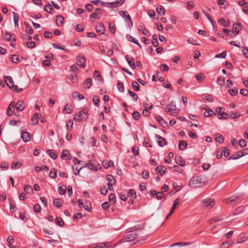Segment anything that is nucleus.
Instances as JSON below:
<instances>
[{
	"label": "nucleus",
	"mask_w": 248,
	"mask_h": 248,
	"mask_svg": "<svg viewBox=\"0 0 248 248\" xmlns=\"http://www.w3.org/2000/svg\"><path fill=\"white\" fill-rule=\"evenodd\" d=\"M242 157L241 154L240 152H237L233 155H232L229 158V160L233 159L235 160L240 158Z\"/></svg>",
	"instance_id": "obj_32"
},
{
	"label": "nucleus",
	"mask_w": 248,
	"mask_h": 248,
	"mask_svg": "<svg viewBox=\"0 0 248 248\" xmlns=\"http://www.w3.org/2000/svg\"><path fill=\"white\" fill-rule=\"evenodd\" d=\"M5 81L7 84V85L9 87V88L14 90V91H16L17 93H19L22 91V89L18 88L17 86L14 85V81L11 77L7 76L5 77Z\"/></svg>",
	"instance_id": "obj_2"
},
{
	"label": "nucleus",
	"mask_w": 248,
	"mask_h": 248,
	"mask_svg": "<svg viewBox=\"0 0 248 248\" xmlns=\"http://www.w3.org/2000/svg\"><path fill=\"white\" fill-rule=\"evenodd\" d=\"M77 64L82 68H84L85 67V62L86 59L84 56H78L77 58Z\"/></svg>",
	"instance_id": "obj_7"
},
{
	"label": "nucleus",
	"mask_w": 248,
	"mask_h": 248,
	"mask_svg": "<svg viewBox=\"0 0 248 248\" xmlns=\"http://www.w3.org/2000/svg\"><path fill=\"white\" fill-rule=\"evenodd\" d=\"M175 160L177 164L181 166H185V162L184 161L182 157L180 156H177L175 157Z\"/></svg>",
	"instance_id": "obj_25"
},
{
	"label": "nucleus",
	"mask_w": 248,
	"mask_h": 248,
	"mask_svg": "<svg viewBox=\"0 0 248 248\" xmlns=\"http://www.w3.org/2000/svg\"><path fill=\"white\" fill-rule=\"evenodd\" d=\"M14 238L12 236H9L7 238V245L9 247H10L12 245V244L14 243Z\"/></svg>",
	"instance_id": "obj_57"
},
{
	"label": "nucleus",
	"mask_w": 248,
	"mask_h": 248,
	"mask_svg": "<svg viewBox=\"0 0 248 248\" xmlns=\"http://www.w3.org/2000/svg\"><path fill=\"white\" fill-rule=\"evenodd\" d=\"M13 14H14V21L15 25L16 27H18V19H19L18 16L15 12H13Z\"/></svg>",
	"instance_id": "obj_44"
},
{
	"label": "nucleus",
	"mask_w": 248,
	"mask_h": 248,
	"mask_svg": "<svg viewBox=\"0 0 248 248\" xmlns=\"http://www.w3.org/2000/svg\"><path fill=\"white\" fill-rule=\"evenodd\" d=\"M24 191L26 193H28L30 194H31L32 192V187L30 186L29 185H26L24 186Z\"/></svg>",
	"instance_id": "obj_45"
},
{
	"label": "nucleus",
	"mask_w": 248,
	"mask_h": 248,
	"mask_svg": "<svg viewBox=\"0 0 248 248\" xmlns=\"http://www.w3.org/2000/svg\"><path fill=\"white\" fill-rule=\"evenodd\" d=\"M152 43L155 47H157L158 46L157 37L156 34H154L153 35Z\"/></svg>",
	"instance_id": "obj_36"
},
{
	"label": "nucleus",
	"mask_w": 248,
	"mask_h": 248,
	"mask_svg": "<svg viewBox=\"0 0 248 248\" xmlns=\"http://www.w3.org/2000/svg\"><path fill=\"white\" fill-rule=\"evenodd\" d=\"M125 59L130 66L133 69H135L136 68V65L134 58L132 57L126 55L125 56Z\"/></svg>",
	"instance_id": "obj_12"
},
{
	"label": "nucleus",
	"mask_w": 248,
	"mask_h": 248,
	"mask_svg": "<svg viewBox=\"0 0 248 248\" xmlns=\"http://www.w3.org/2000/svg\"><path fill=\"white\" fill-rule=\"evenodd\" d=\"M143 107L144 108H152L153 107L152 103L148 100H146L143 103Z\"/></svg>",
	"instance_id": "obj_37"
},
{
	"label": "nucleus",
	"mask_w": 248,
	"mask_h": 248,
	"mask_svg": "<svg viewBox=\"0 0 248 248\" xmlns=\"http://www.w3.org/2000/svg\"><path fill=\"white\" fill-rule=\"evenodd\" d=\"M117 88H118V90H119L120 92H124V84H123V83L121 82H119L117 83Z\"/></svg>",
	"instance_id": "obj_49"
},
{
	"label": "nucleus",
	"mask_w": 248,
	"mask_h": 248,
	"mask_svg": "<svg viewBox=\"0 0 248 248\" xmlns=\"http://www.w3.org/2000/svg\"><path fill=\"white\" fill-rule=\"evenodd\" d=\"M128 93L133 98V99L135 100H137L138 99V95L136 93H134L133 92H132L130 90H129Z\"/></svg>",
	"instance_id": "obj_59"
},
{
	"label": "nucleus",
	"mask_w": 248,
	"mask_h": 248,
	"mask_svg": "<svg viewBox=\"0 0 248 248\" xmlns=\"http://www.w3.org/2000/svg\"><path fill=\"white\" fill-rule=\"evenodd\" d=\"M215 139L217 142L219 143H222L224 141L223 136L219 133H217L215 135Z\"/></svg>",
	"instance_id": "obj_22"
},
{
	"label": "nucleus",
	"mask_w": 248,
	"mask_h": 248,
	"mask_svg": "<svg viewBox=\"0 0 248 248\" xmlns=\"http://www.w3.org/2000/svg\"><path fill=\"white\" fill-rule=\"evenodd\" d=\"M25 24L26 25V31L27 33L30 34H32L33 33V31L32 28L28 24H27L26 22H25Z\"/></svg>",
	"instance_id": "obj_42"
},
{
	"label": "nucleus",
	"mask_w": 248,
	"mask_h": 248,
	"mask_svg": "<svg viewBox=\"0 0 248 248\" xmlns=\"http://www.w3.org/2000/svg\"><path fill=\"white\" fill-rule=\"evenodd\" d=\"M55 222L58 226L61 227L64 224L62 219L60 217H57L55 218Z\"/></svg>",
	"instance_id": "obj_40"
},
{
	"label": "nucleus",
	"mask_w": 248,
	"mask_h": 248,
	"mask_svg": "<svg viewBox=\"0 0 248 248\" xmlns=\"http://www.w3.org/2000/svg\"><path fill=\"white\" fill-rule=\"evenodd\" d=\"M83 207L85 210L90 212L91 211L92 209L91 204L89 202H86L85 203H84Z\"/></svg>",
	"instance_id": "obj_46"
},
{
	"label": "nucleus",
	"mask_w": 248,
	"mask_h": 248,
	"mask_svg": "<svg viewBox=\"0 0 248 248\" xmlns=\"http://www.w3.org/2000/svg\"><path fill=\"white\" fill-rule=\"evenodd\" d=\"M39 118V114L38 113H34L31 119L32 124L34 125H36L38 123V120Z\"/></svg>",
	"instance_id": "obj_18"
},
{
	"label": "nucleus",
	"mask_w": 248,
	"mask_h": 248,
	"mask_svg": "<svg viewBox=\"0 0 248 248\" xmlns=\"http://www.w3.org/2000/svg\"><path fill=\"white\" fill-rule=\"evenodd\" d=\"M120 13L121 14L123 17H125L128 20H129L131 22V25L133 26V22L131 19V17L129 15H127V12L126 11H120Z\"/></svg>",
	"instance_id": "obj_35"
},
{
	"label": "nucleus",
	"mask_w": 248,
	"mask_h": 248,
	"mask_svg": "<svg viewBox=\"0 0 248 248\" xmlns=\"http://www.w3.org/2000/svg\"><path fill=\"white\" fill-rule=\"evenodd\" d=\"M46 154L50 156L52 159H55L57 157V154L53 150H48L46 151Z\"/></svg>",
	"instance_id": "obj_19"
},
{
	"label": "nucleus",
	"mask_w": 248,
	"mask_h": 248,
	"mask_svg": "<svg viewBox=\"0 0 248 248\" xmlns=\"http://www.w3.org/2000/svg\"><path fill=\"white\" fill-rule=\"evenodd\" d=\"M107 180L108 182V183L114 184L115 182L114 177L111 175H107Z\"/></svg>",
	"instance_id": "obj_47"
},
{
	"label": "nucleus",
	"mask_w": 248,
	"mask_h": 248,
	"mask_svg": "<svg viewBox=\"0 0 248 248\" xmlns=\"http://www.w3.org/2000/svg\"><path fill=\"white\" fill-rule=\"evenodd\" d=\"M21 138L24 142H27L31 140L30 134L28 132H22L21 135Z\"/></svg>",
	"instance_id": "obj_14"
},
{
	"label": "nucleus",
	"mask_w": 248,
	"mask_h": 248,
	"mask_svg": "<svg viewBox=\"0 0 248 248\" xmlns=\"http://www.w3.org/2000/svg\"><path fill=\"white\" fill-rule=\"evenodd\" d=\"M132 86L135 90L136 91H139L140 86L137 82L133 81L132 82Z\"/></svg>",
	"instance_id": "obj_60"
},
{
	"label": "nucleus",
	"mask_w": 248,
	"mask_h": 248,
	"mask_svg": "<svg viewBox=\"0 0 248 248\" xmlns=\"http://www.w3.org/2000/svg\"><path fill=\"white\" fill-rule=\"evenodd\" d=\"M124 1L125 0H119L113 2H108V6L110 7H116L122 5Z\"/></svg>",
	"instance_id": "obj_11"
},
{
	"label": "nucleus",
	"mask_w": 248,
	"mask_h": 248,
	"mask_svg": "<svg viewBox=\"0 0 248 248\" xmlns=\"http://www.w3.org/2000/svg\"><path fill=\"white\" fill-rule=\"evenodd\" d=\"M73 122L71 120L68 121V123L66 124V128L67 130L70 131L73 127Z\"/></svg>",
	"instance_id": "obj_50"
},
{
	"label": "nucleus",
	"mask_w": 248,
	"mask_h": 248,
	"mask_svg": "<svg viewBox=\"0 0 248 248\" xmlns=\"http://www.w3.org/2000/svg\"><path fill=\"white\" fill-rule=\"evenodd\" d=\"M82 168H83L82 167L78 168V165H74L72 167V170L74 174L75 175H78Z\"/></svg>",
	"instance_id": "obj_23"
},
{
	"label": "nucleus",
	"mask_w": 248,
	"mask_h": 248,
	"mask_svg": "<svg viewBox=\"0 0 248 248\" xmlns=\"http://www.w3.org/2000/svg\"><path fill=\"white\" fill-rule=\"evenodd\" d=\"M128 197L127 193L126 192H122L120 195V198L123 201H125Z\"/></svg>",
	"instance_id": "obj_43"
},
{
	"label": "nucleus",
	"mask_w": 248,
	"mask_h": 248,
	"mask_svg": "<svg viewBox=\"0 0 248 248\" xmlns=\"http://www.w3.org/2000/svg\"><path fill=\"white\" fill-rule=\"evenodd\" d=\"M113 162L111 160H104L102 162V165L106 169H108L109 167L113 166Z\"/></svg>",
	"instance_id": "obj_20"
},
{
	"label": "nucleus",
	"mask_w": 248,
	"mask_h": 248,
	"mask_svg": "<svg viewBox=\"0 0 248 248\" xmlns=\"http://www.w3.org/2000/svg\"><path fill=\"white\" fill-rule=\"evenodd\" d=\"M105 28L102 23H99L96 25V31L97 32L100 33L101 34H104Z\"/></svg>",
	"instance_id": "obj_13"
},
{
	"label": "nucleus",
	"mask_w": 248,
	"mask_h": 248,
	"mask_svg": "<svg viewBox=\"0 0 248 248\" xmlns=\"http://www.w3.org/2000/svg\"><path fill=\"white\" fill-rule=\"evenodd\" d=\"M155 137L158 140V144L161 147H163L166 144V140L159 135H156Z\"/></svg>",
	"instance_id": "obj_17"
},
{
	"label": "nucleus",
	"mask_w": 248,
	"mask_h": 248,
	"mask_svg": "<svg viewBox=\"0 0 248 248\" xmlns=\"http://www.w3.org/2000/svg\"><path fill=\"white\" fill-rule=\"evenodd\" d=\"M86 166L91 170L97 171L101 169V167L99 165L95 166L94 164L91 162V161H89L86 164Z\"/></svg>",
	"instance_id": "obj_10"
},
{
	"label": "nucleus",
	"mask_w": 248,
	"mask_h": 248,
	"mask_svg": "<svg viewBox=\"0 0 248 248\" xmlns=\"http://www.w3.org/2000/svg\"><path fill=\"white\" fill-rule=\"evenodd\" d=\"M21 163L18 162H14L12 163L11 165V169L12 170H16L17 169H19L21 166Z\"/></svg>",
	"instance_id": "obj_34"
},
{
	"label": "nucleus",
	"mask_w": 248,
	"mask_h": 248,
	"mask_svg": "<svg viewBox=\"0 0 248 248\" xmlns=\"http://www.w3.org/2000/svg\"><path fill=\"white\" fill-rule=\"evenodd\" d=\"M82 115V111H80L78 114H76L74 117V119L75 121L80 122L83 119Z\"/></svg>",
	"instance_id": "obj_24"
},
{
	"label": "nucleus",
	"mask_w": 248,
	"mask_h": 248,
	"mask_svg": "<svg viewBox=\"0 0 248 248\" xmlns=\"http://www.w3.org/2000/svg\"><path fill=\"white\" fill-rule=\"evenodd\" d=\"M56 175H57V171L56 170L54 169V168H52L50 172H49V176L51 178H55L56 177Z\"/></svg>",
	"instance_id": "obj_39"
},
{
	"label": "nucleus",
	"mask_w": 248,
	"mask_h": 248,
	"mask_svg": "<svg viewBox=\"0 0 248 248\" xmlns=\"http://www.w3.org/2000/svg\"><path fill=\"white\" fill-rule=\"evenodd\" d=\"M226 56V52L223 51L220 54H218L215 56V58H225Z\"/></svg>",
	"instance_id": "obj_58"
},
{
	"label": "nucleus",
	"mask_w": 248,
	"mask_h": 248,
	"mask_svg": "<svg viewBox=\"0 0 248 248\" xmlns=\"http://www.w3.org/2000/svg\"><path fill=\"white\" fill-rule=\"evenodd\" d=\"M138 234L135 232L127 233L124 236L122 239V242H130L134 240L137 237Z\"/></svg>",
	"instance_id": "obj_4"
},
{
	"label": "nucleus",
	"mask_w": 248,
	"mask_h": 248,
	"mask_svg": "<svg viewBox=\"0 0 248 248\" xmlns=\"http://www.w3.org/2000/svg\"><path fill=\"white\" fill-rule=\"evenodd\" d=\"M222 110V109H206L204 112V115L206 117H210L217 113L218 114V118L220 119H222L229 118L236 119L245 114V113L237 111L225 112Z\"/></svg>",
	"instance_id": "obj_1"
},
{
	"label": "nucleus",
	"mask_w": 248,
	"mask_h": 248,
	"mask_svg": "<svg viewBox=\"0 0 248 248\" xmlns=\"http://www.w3.org/2000/svg\"><path fill=\"white\" fill-rule=\"evenodd\" d=\"M100 192L101 194L105 195L108 193V189L106 186H102L100 188Z\"/></svg>",
	"instance_id": "obj_53"
},
{
	"label": "nucleus",
	"mask_w": 248,
	"mask_h": 248,
	"mask_svg": "<svg viewBox=\"0 0 248 248\" xmlns=\"http://www.w3.org/2000/svg\"><path fill=\"white\" fill-rule=\"evenodd\" d=\"M156 172L157 174L162 176L166 171V169L165 167L162 166H158L156 167Z\"/></svg>",
	"instance_id": "obj_15"
},
{
	"label": "nucleus",
	"mask_w": 248,
	"mask_h": 248,
	"mask_svg": "<svg viewBox=\"0 0 248 248\" xmlns=\"http://www.w3.org/2000/svg\"><path fill=\"white\" fill-rule=\"evenodd\" d=\"M64 19L62 16H57L56 17V23L58 26H62L63 23Z\"/></svg>",
	"instance_id": "obj_21"
},
{
	"label": "nucleus",
	"mask_w": 248,
	"mask_h": 248,
	"mask_svg": "<svg viewBox=\"0 0 248 248\" xmlns=\"http://www.w3.org/2000/svg\"><path fill=\"white\" fill-rule=\"evenodd\" d=\"M204 183L202 178L201 176L192 177L189 183V186L191 187H195L200 184Z\"/></svg>",
	"instance_id": "obj_3"
},
{
	"label": "nucleus",
	"mask_w": 248,
	"mask_h": 248,
	"mask_svg": "<svg viewBox=\"0 0 248 248\" xmlns=\"http://www.w3.org/2000/svg\"><path fill=\"white\" fill-rule=\"evenodd\" d=\"M101 9L99 8L96 9L95 11L90 15V17L94 18H99V14H100V11Z\"/></svg>",
	"instance_id": "obj_27"
},
{
	"label": "nucleus",
	"mask_w": 248,
	"mask_h": 248,
	"mask_svg": "<svg viewBox=\"0 0 248 248\" xmlns=\"http://www.w3.org/2000/svg\"><path fill=\"white\" fill-rule=\"evenodd\" d=\"M132 116L135 120H138L140 117V114L138 111H134L132 113Z\"/></svg>",
	"instance_id": "obj_51"
},
{
	"label": "nucleus",
	"mask_w": 248,
	"mask_h": 248,
	"mask_svg": "<svg viewBox=\"0 0 248 248\" xmlns=\"http://www.w3.org/2000/svg\"><path fill=\"white\" fill-rule=\"evenodd\" d=\"M78 77L76 74L74 75H71L70 77V80L73 83H77L78 82Z\"/></svg>",
	"instance_id": "obj_54"
},
{
	"label": "nucleus",
	"mask_w": 248,
	"mask_h": 248,
	"mask_svg": "<svg viewBox=\"0 0 248 248\" xmlns=\"http://www.w3.org/2000/svg\"><path fill=\"white\" fill-rule=\"evenodd\" d=\"M199 245L198 241L195 240L193 242H188V246H191L192 248H196L197 245Z\"/></svg>",
	"instance_id": "obj_52"
},
{
	"label": "nucleus",
	"mask_w": 248,
	"mask_h": 248,
	"mask_svg": "<svg viewBox=\"0 0 248 248\" xmlns=\"http://www.w3.org/2000/svg\"><path fill=\"white\" fill-rule=\"evenodd\" d=\"M92 85V79L91 78H87L84 82V86L87 89H89Z\"/></svg>",
	"instance_id": "obj_31"
},
{
	"label": "nucleus",
	"mask_w": 248,
	"mask_h": 248,
	"mask_svg": "<svg viewBox=\"0 0 248 248\" xmlns=\"http://www.w3.org/2000/svg\"><path fill=\"white\" fill-rule=\"evenodd\" d=\"M126 38L129 41L133 42L134 44H135L136 42L138 41L137 40L135 39L133 37H132L131 35H130L129 34L126 35Z\"/></svg>",
	"instance_id": "obj_48"
},
{
	"label": "nucleus",
	"mask_w": 248,
	"mask_h": 248,
	"mask_svg": "<svg viewBox=\"0 0 248 248\" xmlns=\"http://www.w3.org/2000/svg\"><path fill=\"white\" fill-rule=\"evenodd\" d=\"M115 195L114 193H111L108 196V200L109 202H112L114 203L115 202Z\"/></svg>",
	"instance_id": "obj_61"
},
{
	"label": "nucleus",
	"mask_w": 248,
	"mask_h": 248,
	"mask_svg": "<svg viewBox=\"0 0 248 248\" xmlns=\"http://www.w3.org/2000/svg\"><path fill=\"white\" fill-rule=\"evenodd\" d=\"M187 145V144L186 141L184 140H181L179 141L178 147L180 150H184Z\"/></svg>",
	"instance_id": "obj_33"
},
{
	"label": "nucleus",
	"mask_w": 248,
	"mask_h": 248,
	"mask_svg": "<svg viewBox=\"0 0 248 248\" xmlns=\"http://www.w3.org/2000/svg\"><path fill=\"white\" fill-rule=\"evenodd\" d=\"M14 107L15 108H25L26 106L23 101H19L16 103L12 101L10 103L7 108H13Z\"/></svg>",
	"instance_id": "obj_5"
},
{
	"label": "nucleus",
	"mask_w": 248,
	"mask_h": 248,
	"mask_svg": "<svg viewBox=\"0 0 248 248\" xmlns=\"http://www.w3.org/2000/svg\"><path fill=\"white\" fill-rule=\"evenodd\" d=\"M127 195H128V197H131L133 198H135L136 197V193L135 190L133 189H130L129 190Z\"/></svg>",
	"instance_id": "obj_56"
},
{
	"label": "nucleus",
	"mask_w": 248,
	"mask_h": 248,
	"mask_svg": "<svg viewBox=\"0 0 248 248\" xmlns=\"http://www.w3.org/2000/svg\"><path fill=\"white\" fill-rule=\"evenodd\" d=\"M242 29L241 24L239 23H234L232 25V32L238 34L240 31Z\"/></svg>",
	"instance_id": "obj_9"
},
{
	"label": "nucleus",
	"mask_w": 248,
	"mask_h": 248,
	"mask_svg": "<svg viewBox=\"0 0 248 248\" xmlns=\"http://www.w3.org/2000/svg\"><path fill=\"white\" fill-rule=\"evenodd\" d=\"M218 23L223 26L224 27H228L230 26V23L228 21H226L224 18H220L218 20Z\"/></svg>",
	"instance_id": "obj_29"
},
{
	"label": "nucleus",
	"mask_w": 248,
	"mask_h": 248,
	"mask_svg": "<svg viewBox=\"0 0 248 248\" xmlns=\"http://www.w3.org/2000/svg\"><path fill=\"white\" fill-rule=\"evenodd\" d=\"M202 202L204 204V206L208 209L213 207L215 204L214 200L211 198L204 199L202 200Z\"/></svg>",
	"instance_id": "obj_6"
},
{
	"label": "nucleus",
	"mask_w": 248,
	"mask_h": 248,
	"mask_svg": "<svg viewBox=\"0 0 248 248\" xmlns=\"http://www.w3.org/2000/svg\"><path fill=\"white\" fill-rule=\"evenodd\" d=\"M58 190H59V192L60 194L63 195L65 193V192L66 191V186L62 187V186H61L59 187Z\"/></svg>",
	"instance_id": "obj_63"
},
{
	"label": "nucleus",
	"mask_w": 248,
	"mask_h": 248,
	"mask_svg": "<svg viewBox=\"0 0 248 248\" xmlns=\"http://www.w3.org/2000/svg\"><path fill=\"white\" fill-rule=\"evenodd\" d=\"M69 156L70 155L69 154L68 151L67 150H64L62 152L61 157L62 159L68 160L70 159Z\"/></svg>",
	"instance_id": "obj_28"
},
{
	"label": "nucleus",
	"mask_w": 248,
	"mask_h": 248,
	"mask_svg": "<svg viewBox=\"0 0 248 248\" xmlns=\"http://www.w3.org/2000/svg\"><path fill=\"white\" fill-rule=\"evenodd\" d=\"M138 29L145 35H147L149 33L148 30L145 27L141 26H139Z\"/></svg>",
	"instance_id": "obj_41"
},
{
	"label": "nucleus",
	"mask_w": 248,
	"mask_h": 248,
	"mask_svg": "<svg viewBox=\"0 0 248 248\" xmlns=\"http://www.w3.org/2000/svg\"><path fill=\"white\" fill-rule=\"evenodd\" d=\"M9 167V164L7 163L3 162L1 163L0 168L3 170H6Z\"/></svg>",
	"instance_id": "obj_55"
},
{
	"label": "nucleus",
	"mask_w": 248,
	"mask_h": 248,
	"mask_svg": "<svg viewBox=\"0 0 248 248\" xmlns=\"http://www.w3.org/2000/svg\"><path fill=\"white\" fill-rule=\"evenodd\" d=\"M243 195L241 194H235L226 200V203H231L233 202H237Z\"/></svg>",
	"instance_id": "obj_8"
},
{
	"label": "nucleus",
	"mask_w": 248,
	"mask_h": 248,
	"mask_svg": "<svg viewBox=\"0 0 248 248\" xmlns=\"http://www.w3.org/2000/svg\"><path fill=\"white\" fill-rule=\"evenodd\" d=\"M180 112V109H167V112L168 114L173 116H176L178 115V114Z\"/></svg>",
	"instance_id": "obj_26"
},
{
	"label": "nucleus",
	"mask_w": 248,
	"mask_h": 248,
	"mask_svg": "<svg viewBox=\"0 0 248 248\" xmlns=\"http://www.w3.org/2000/svg\"><path fill=\"white\" fill-rule=\"evenodd\" d=\"M142 176L143 179H148L149 176L148 171L147 170H144L142 172Z\"/></svg>",
	"instance_id": "obj_64"
},
{
	"label": "nucleus",
	"mask_w": 248,
	"mask_h": 248,
	"mask_svg": "<svg viewBox=\"0 0 248 248\" xmlns=\"http://www.w3.org/2000/svg\"><path fill=\"white\" fill-rule=\"evenodd\" d=\"M156 11L160 15H164L165 13L164 8L160 5H158L156 7Z\"/></svg>",
	"instance_id": "obj_30"
},
{
	"label": "nucleus",
	"mask_w": 248,
	"mask_h": 248,
	"mask_svg": "<svg viewBox=\"0 0 248 248\" xmlns=\"http://www.w3.org/2000/svg\"><path fill=\"white\" fill-rule=\"evenodd\" d=\"M155 119L162 126L165 127L166 125H167V123L162 117L156 115L155 116Z\"/></svg>",
	"instance_id": "obj_16"
},
{
	"label": "nucleus",
	"mask_w": 248,
	"mask_h": 248,
	"mask_svg": "<svg viewBox=\"0 0 248 248\" xmlns=\"http://www.w3.org/2000/svg\"><path fill=\"white\" fill-rule=\"evenodd\" d=\"M44 10L48 12V13H52L51 11L53 10L52 5L48 4L45 5L44 7Z\"/></svg>",
	"instance_id": "obj_38"
},
{
	"label": "nucleus",
	"mask_w": 248,
	"mask_h": 248,
	"mask_svg": "<svg viewBox=\"0 0 248 248\" xmlns=\"http://www.w3.org/2000/svg\"><path fill=\"white\" fill-rule=\"evenodd\" d=\"M169 68V66L166 64H162L160 65V69L161 71H167Z\"/></svg>",
	"instance_id": "obj_62"
}]
</instances>
